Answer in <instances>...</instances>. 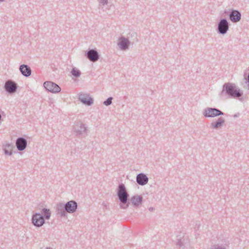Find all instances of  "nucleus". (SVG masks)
<instances>
[{"mask_svg": "<svg viewBox=\"0 0 249 249\" xmlns=\"http://www.w3.org/2000/svg\"><path fill=\"white\" fill-rule=\"evenodd\" d=\"M238 116H239V113H238V114H234V115H233V117H234V118H236V117H238Z\"/></svg>", "mask_w": 249, "mask_h": 249, "instance_id": "393cba45", "label": "nucleus"}, {"mask_svg": "<svg viewBox=\"0 0 249 249\" xmlns=\"http://www.w3.org/2000/svg\"><path fill=\"white\" fill-rule=\"evenodd\" d=\"M85 55L88 59L92 62H96L100 58L99 54L96 49H89L85 52Z\"/></svg>", "mask_w": 249, "mask_h": 249, "instance_id": "9b49d317", "label": "nucleus"}, {"mask_svg": "<svg viewBox=\"0 0 249 249\" xmlns=\"http://www.w3.org/2000/svg\"><path fill=\"white\" fill-rule=\"evenodd\" d=\"M71 73L73 77L76 78L79 77L81 74L80 71L75 67H74L72 69L71 71Z\"/></svg>", "mask_w": 249, "mask_h": 249, "instance_id": "5701e85b", "label": "nucleus"}, {"mask_svg": "<svg viewBox=\"0 0 249 249\" xmlns=\"http://www.w3.org/2000/svg\"><path fill=\"white\" fill-rule=\"evenodd\" d=\"M153 210H154V208H153V207H150V208H149V210L150 211H151V212L153 211Z\"/></svg>", "mask_w": 249, "mask_h": 249, "instance_id": "a878e982", "label": "nucleus"}, {"mask_svg": "<svg viewBox=\"0 0 249 249\" xmlns=\"http://www.w3.org/2000/svg\"><path fill=\"white\" fill-rule=\"evenodd\" d=\"M4 0H0V2H3Z\"/></svg>", "mask_w": 249, "mask_h": 249, "instance_id": "c756f323", "label": "nucleus"}, {"mask_svg": "<svg viewBox=\"0 0 249 249\" xmlns=\"http://www.w3.org/2000/svg\"><path fill=\"white\" fill-rule=\"evenodd\" d=\"M225 122V120L222 117H219L214 122L210 124V128L213 129H217L222 127Z\"/></svg>", "mask_w": 249, "mask_h": 249, "instance_id": "dca6fc26", "label": "nucleus"}, {"mask_svg": "<svg viewBox=\"0 0 249 249\" xmlns=\"http://www.w3.org/2000/svg\"><path fill=\"white\" fill-rule=\"evenodd\" d=\"M177 238L176 246L179 248L183 246L184 241L183 234L180 233L177 236Z\"/></svg>", "mask_w": 249, "mask_h": 249, "instance_id": "412c9836", "label": "nucleus"}, {"mask_svg": "<svg viewBox=\"0 0 249 249\" xmlns=\"http://www.w3.org/2000/svg\"><path fill=\"white\" fill-rule=\"evenodd\" d=\"M103 205L105 207H106V208L107 207V205H106L105 203H103Z\"/></svg>", "mask_w": 249, "mask_h": 249, "instance_id": "cd10ccee", "label": "nucleus"}, {"mask_svg": "<svg viewBox=\"0 0 249 249\" xmlns=\"http://www.w3.org/2000/svg\"><path fill=\"white\" fill-rule=\"evenodd\" d=\"M78 99L83 104L88 106H90L93 104V99L89 96V94L80 93Z\"/></svg>", "mask_w": 249, "mask_h": 249, "instance_id": "f8f14e48", "label": "nucleus"}, {"mask_svg": "<svg viewBox=\"0 0 249 249\" xmlns=\"http://www.w3.org/2000/svg\"><path fill=\"white\" fill-rule=\"evenodd\" d=\"M117 196L120 203V208L122 209H126L130 205L129 200V195L127 191L124 184L121 183L117 189Z\"/></svg>", "mask_w": 249, "mask_h": 249, "instance_id": "7ed1b4c3", "label": "nucleus"}, {"mask_svg": "<svg viewBox=\"0 0 249 249\" xmlns=\"http://www.w3.org/2000/svg\"><path fill=\"white\" fill-rule=\"evenodd\" d=\"M45 249H53L51 247H47Z\"/></svg>", "mask_w": 249, "mask_h": 249, "instance_id": "c85d7f7f", "label": "nucleus"}, {"mask_svg": "<svg viewBox=\"0 0 249 249\" xmlns=\"http://www.w3.org/2000/svg\"><path fill=\"white\" fill-rule=\"evenodd\" d=\"M229 14V19L232 23H237L241 19V13L238 10L231 9Z\"/></svg>", "mask_w": 249, "mask_h": 249, "instance_id": "9d476101", "label": "nucleus"}, {"mask_svg": "<svg viewBox=\"0 0 249 249\" xmlns=\"http://www.w3.org/2000/svg\"><path fill=\"white\" fill-rule=\"evenodd\" d=\"M31 222L33 225L37 228L41 227L45 223L40 213H35L32 214Z\"/></svg>", "mask_w": 249, "mask_h": 249, "instance_id": "0eeeda50", "label": "nucleus"}, {"mask_svg": "<svg viewBox=\"0 0 249 249\" xmlns=\"http://www.w3.org/2000/svg\"><path fill=\"white\" fill-rule=\"evenodd\" d=\"M112 100L113 98L112 97H109L104 101L103 104L106 106H108L112 104Z\"/></svg>", "mask_w": 249, "mask_h": 249, "instance_id": "b1692460", "label": "nucleus"}, {"mask_svg": "<svg viewBox=\"0 0 249 249\" xmlns=\"http://www.w3.org/2000/svg\"><path fill=\"white\" fill-rule=\"evenodd\" d=\"M73 130L75 135L78 138L87 135L88 127L81 122L75 123L73 126Z\"/></svg>", "mask_w": 249, "mask_h": 249, "instance_id": "20e7f679", "label": "nucleus"}, {"mask_svg": "<svg viewBox=\"0 0 249 249\" xmlns=\"http://www.w3.org/2000/svg\"><path fill=\"white\" fill-rule=\"evenodd\" d=\"M247 82H248V83H249V72L248 78H247Z\"/></svg>", "mask_w": 249, "mask_h": 249, "instance_id": "bb28decb", "label": "nucleus"}, {"mask_svg": "<svg viewBox=\"0 0 249 249\" xmlns=\"http://www.w3.org/2000/svg\"><path fill=\"white\" fill-rule=\"evenodd\" d=\"M19 70L21 73L26 77H29L32 74V70L27 65L22 64L19 66Z\"/></svg>", "mask_w": 249, "mask_h": 249, "instance_id": "f3484780", "label": "nucleus"}, {"mask_svg": "<svg viewBox=\"0 0 249 249\" xmlns=\"http://www.w3.org/2000/svg\"><path fill=\"white\" fill-rule=\"evenodd\" d=\"M220 95L221 96H228L230 98H238L240 101H243V98L241 97L243 95V91L232 83H225L222 86V90Z\"/></svg>", "mask_w": 249, "mask_h": 249, "instance_id": "f257e3e1", "label": "nucleus"}, {"mask_svg": "<svg viewBox=\"0 0 249 249\" xmlns=\"http://www.w3.org/2000/svg\"><path fill=\"white\" fill-rule=\"evenodd\" d=\"M142 196L137 195L132 196L130 199L132 205L135 208H138L140 207V205L142 202Z\"/></svg>", "mask_w": 249, "mask_h": 249, "instance_id": "2eb2a0df", "label": "nucleus"}, {"mask_svg": "<svg viewBox=\"0 0 249 249\" xmlns=\"http://www.w3.org/2000/svg\"><path fill=\"white\" fill-rule=\"evenodd\" d=\"M16 146L18 151H23L27 146V140L22 137L18 138L16 141Z\"/></svg>", "mask_w": 249, "mask_h": 249, "instance_id": "ddd939ff", "label": "nucleus"}, {"mask_svg": "<svg viewBox=\"0 0 249 249\" xmlns=\"http://www.w3.org/2000/svg\"><path fill=\"white\" fill-rule=\"evenodd\" d=\"M229 245L228 243L214 244L210 247V249H229Z\"/></svg>", "mask_w": 249, "mask_h": 249, "instance_id": "4be33fe9", "label": "nucleus"}, {"mask_svg": "<svg viewBox=\"0 0 249 249\" xmlns=\"http://www.w3.org/2000/svg\"><path fill=\"white\" fill-rule=\"evenodd\" d=\"M77 208V203L73 200L69 201L65 204L59 203L56 207V213L61 217L67 218V213H74Z\"/></svg>", "mask_w": 249, "mask_h": 249, "instance_id": "f03ea898", "label": "nucleus"}, {"mask_svg": "<svg viewBox=\"0 0 249 249\" xmlns=\"http://www.w3.org/2000/svg\"><path fill=\"white\" fill-rule=\"evenodd\" d=\"M42 218L44 220H49L50 219L51 216V211L49 209L44 208L41 210V213Z\"/></svg>", "mask_w": 249, "mask_h": 249, "instance_id": "aec40b11", "label": "nucleus"}, {"mask_svg": "<svg viewBox=\"0 0 249 249\" xmlns=\"http://www.w3.org/2000/svg\"><path fill=\"white\" fill-rule=\"evenodd\" d=\"M202 114L206 118H214L224 115L225 113L215 107H206L203 110Z\"/></svg>", "mask_w": 249, "mask_h": 249, "instance_id": "39448f33", "label": "nucleus"}, {"mask_svg": "<svg viewBox=\"0 0 249 249\" xmlns=\"http://www.w3.org/2000/svg\"><path fill=\"white\" fill-rule=\"evenodd\" d=\"M14 145L12 143H6L3 145V150L5 155L11 156L13 154L12 149Z\"/></svg>", "mask_w": 249, "mask_h": 249, "instance_id": "6ab92c4d", "label": "nucleus"}, {"mask_svg": "<svg viewBox=\"0 0 249 249\" xmlns=\"http://www.w3.org/2000/svg\"><path fill=\"white\" fill-rule=\"evenodd\" d=\"M130 43V42L127 38L122 36L119 38L117 44L121 50L125 51L128 49Z\"/></svg>", "mask_w": 249, "mask_h": 249, "instance_id": "4468645a", "label": "nucleus"}, {"mask_svg": "<svg viewBox=\"0 0 249 249\" xmlns=\"http://www.w3.org/2000/svg\"><path fill=\"white\" fill-rule=\"evenodd\" d=\"M230 23L225 18L220 19L217 23L216 29L217 32L220 34L224 35L229 31Z\"/></svg>", "mask_w": 249, "mask_h": 249, "instance_id": "423d86ee", "label": "nucleus"}, {"mask_svg": "<svg viewBox=\"0 0 249 249\" xmlns=\"http://www.w3.org/2000/svg\"><path fill=\"white\" fill-rule=\"evenodd\" d=\"M137 183L141 186L146 184L148 181V178L144 173H140L136 177Z\"/></svg>", "mask_w": 249, "mask_h": 249, "instance_id": "a211bd4d", "label": "nucleus"}, {"mask_svg": "<svg viewBox=\"0 0 249 249\" xmlns=\"http://www.w3.org/2000/svg\"><path fill=\"white\" fill-rule=\"evenodd\" d=\"M43 86L47 91L53 93H57L61 91V88L59 85L52 81L45 82Z\"/></svg>", "mask_w": 249, "mask_h": 249, "instance_id": "1a4fd4ad", "label": "nucleus"}, {"mask_svg": "<svg viewBox=\"0 0 249 249\" xmlns=\"http://www.w3.org/2000/svg\"><path fill=\"white\" fill-rule=\"evenodd\" d=\"M3 88L8 94H13L17 91L18 85L14 81L9 79L5 81Z\"/></svg>", "mask_w": 249, "mask_h": 249, "instance_id": "6e6552de", "label": "nucleus"}]
</instances>
